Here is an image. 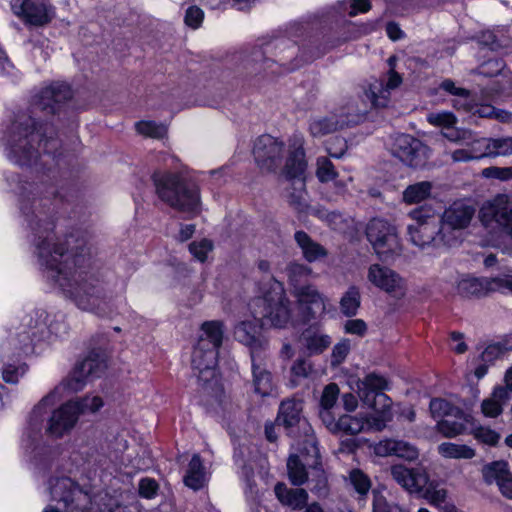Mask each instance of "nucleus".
<instances>
[{
    "instance_id": "50",
    "label": "nucleus",
    "mask_w": 512,
    "mask_h": 512,
    "mask_svg": "<svg viewBox=\"0 0 512 512\" xmlns=\"http://www.w3.org/2000/svg\"><path fill=\"white\" fill-rule=\"evenodd\" d=\"M429 407L434 418L458 416L461 411L447 400L441 398L432 399Z\"/></svg>"
},
{
    "instance_id": "56",
    "label": "nucleus",
    "mask_w": 512,
    "mask_h": 512,
    "mask_svg": "<svg viewBox=\"0 0 512 512\" xmlns=\"http://www.w3.org/2000/svg\"><path fill=\"white\" fill-rule=\"evenodd\" d=\"M72 402L75 404L79 416L86 413H95L103 406V401L99 396H86Z\"/></svg>"
},
{
    "instance_id": "33",
    "label": "nucleus",
    "mask_w": 512,
    "mask_h": 512,
    "mask_svg": "<svg viewBox=\"0 0 512 512\" xmlns=\"http://www.w3.org/2000/svg\"><path fill=\"white\" fill-rule=\"evenodd\" d=\"M300 341L310 354H320L331 344L329 335L312 326L302 332Z\"/></svg>"
},
{
    "instance_id": "32",
    "label": "nucleus",
    "mask_w": 512,
    "mask_h": 512,
    "mask_svg": "<svg viewBox=\"0 0 512 512\" xmlns=\"http://www.w3.org/2000/svg\"><path fill=\"white\" fill-rule=\"evenodd\" d=\"M224 339V323L220 320L205 321L201 324L196 344L219 350Z\"/></svg>"
},
{
    "instance_id": "34",
    "label": "nucleus",
    "mask_w": 512,
    "mask_h": 512,
    "mask_svg": "<svg viewBox=\"0 0 512 512\" xmlns=\"http://www.w3.org/2000/svg\"><path fill=\"white\" fill-rule=\"evenodd\" d=\"M274 491L278 500L292 509H302L307 504L308 493L302 488L292 489L283 483H278Z\"/></svg>"
},
{
    "instance_id": "30",
    "label": "nucleus",
    "mask_w": 512,
    "mask_h": 512,
    "mask_svg": "<svg viewBox=\"0 0 512 512\" xmlns=\"http://www.w3.org/2000/svg\"><path fill=\"white\" fill-rule=\"evenodd\" d=\"M374 453L380 457L397 456L407 461L418 458L419 452L409 442L396 439H384L374 445Z\"/></svg>"
},
{
    "instance_id": "15",
    "label": "nucleus",
    "mask_w": 512,
    "mask_h": 512,
    "mask_svg": "<svg viewBox=\"0 0 512 512\" xmlns=\"http://www.w3.org/2000/svg\"><path fill=\"white\" fill-rule=\"evenodd\" d=\"M303 403L301 400L288 399L281 403L277 416V424L291 429L295 426L303 431L304 440L310 445L308 453L313 457L318 454L317 440L309 423L302 417Z\"/></svg>"
},
{
    "instance_id": "42",
    "label": "nucleus",
    "mask_w": 512,
    "mask_h": 512,
    "mask_svg": "<svg viewBox=\"0 0 512 512\" xmlns=\"http://www.w3.org/2000/svg\"><path fill=\"white\" fill-rule=\"evenodd\" d=\"M437 451L439 455L445 459L469 460L474 458L476 455V452L472 447L453 442H443L439 444Z\"/></svg>"
},
{
    "instance_id": "35",
    "label": "nucleus",
    "mask_w": 512,
    "mask_h": 512,
    "mask_svg": "<svg viewBox=\"0 0 512 512\" xmlns=\"http://www.w3.org/2000/svg\"><path fill=\"white\" fill-rule=\"evenodd\" d=\"M71 96L72 92L69 85L63 82H56L42 90L40 101L44 109L51 108V110H54V104L65 102Z\"/></svg>"
},
{
    "instance_id": "63",
    "label": "nucleus",
    "mask_w": 512,
    "mask_h": 512,
    "mask_svg": "<svg viewBox=\"0 0 512 512\" xmlns=\"http://www.w3.org/2000/svg\"><path fill=\"white\" fill-rule=\"evenodd\" d=\"M203 18L204 12L199 7L192 6L189 7L186 11L185 23L189 27L196 29L201 25Z\"/></svg>"
},
{
    "instance_id": "4",
    "label": "nucleus",
    "mask_w": 512,
    "mask_h": 512,
    "mask_svg": "<svg viewBox=\"0 0 512 512\" xmlns=\"http://www.w3.org/2000/svg\"><path fill=\"white\" fill-rule=\"evenodd\" d=\"M158 196L171 207L191 215L200 209L199 190L183 182L179 173L156 172L153 175Z\"/></svg>"
},
{
    "instance_id": "61",
    "label": "nucleus",
    "mask_w": 512,
    "mask_h": 512,
    "mask_svg": "<svg viewBox=\"0 0 512 512\" xmlns=\"http://www.w3.org/2000/svg\"><path fill=\"white\" fill-rule=\"evenodd\" d=\"M317 176L322 182H327L335 177L333 164L325 157L317 160Z\"/></svg>"
},
{
    "instance_id": "14",
    "label": "nucleus",
    "mask_w": 512,
    "mask_h": 512,
    "mask_svg": "<svg viewBox=\"0 0 512 512\" xmlns=\"http://www.w3.org/2000/svg\"><path fill=\"white\" fill-rule=\"evenodd\" d=\"M479 219L486 228L504 229L512 237V201L506 194H498L485 201L479 210Z\"/></svg>"
},
{
    "instance_id": "47",
    "label": "nucleus",
    "mask_w": 512,
    "mask_h": 512,
    "mask_svg": "<svg viewBox=\"0 0 512 512\" xmlns=\"http://www.w3.org/2000/svg\"><path fill=\"white\" fill-rule=\"evenodd\" d=\"M286 272L289 284L293 290L307 285L304 282L311 276L312 269L304 264L291 263L288 265Z\"/></svg>"
},
{
    "instance_id": "54",
    "label": "nucleus",
    "mask_w": 512,
    "mask_h": 512,
    "mask_svg": "<svg viewBox=\"0 0 512 512\" xmlns=\"http://www.w3.org/2000/svg\"><path fill=\"white\" fill-rule=\"evenodd\" d=\"M27 372V365L22 362L6 363L2 369V378L6 383L15 384Z\"/></svg>"
},
{
    "instance_id": "19",
    "label": "nucleus",
    "mask_w": 512,
    "mask_h": 512,
    "mask_svg": "<svg viewBox=\"0 0 512 512\" xmlns=\"http://www.w3.org/2000/svg\"><path fill=\"white\" fill-rule=\"evenodd\" d=\"M429 124L441 128V135L448 141L467 147L473 132L470 129L456 127L457 117L450 111H437L427 114Z\"/></svg>"
},
{
    "instance_id": "44",
    "label": "nucleus",
    "mask_w": 512,
    "mask_h": 512,
    "mask_svg": "<svg viewBox=\"0 0 512 512\" xmlns=\"http://www.w3.org/2000/svg\"><path fill=\"white\" fill-rule=\"evenodd\" d=\"M94 510L98 512H137L135 506H122L107 493L94 496Z\"/></svg>"
},
{
    "instance_id": "37",
    "label": "nucleus",
    "mask_w": 512,
    "mask_h": 512,
    "mask_svg": "<svg viewBox=\"0 0 512 512\" xmlns=\"http://www.w3.org/2000/svg\"><path fill=\"white\" fill-rule=\"evenodd\" d=\"M439 227L437 224L423 226H408L407 232L410 241L419 247H425L431 243L440 244L443 242L438 236Z\"/></svg>"
},
{
    "instance_id": "43",
    "label": "nucleus",
    "mask_w": 512,
    "mask_h": 512,
    "mask_svg": "<svg viewBox=\"0 0 512 512\" xmlns=\"http://www.w3.org/2000/svg\"><path fill=\"white\" fill-rule=\"evenodd\" d=\"M512 473L509 470V465L506 461H494L485 465L482 469L483 479L486 483H496L499 485Z\"/></svg>"
},
{
    "instance_id": "17",
    "label": "nucleus",
    "mask_w": 512,
    "mask_h": 512,
    "mask_svg": "<svg viewBox=\"0 0 512 512\" xmlns=\"http://www.w3.org/2000/svg\"><path fill=\"white\" fill-rule=\"evenodd\" d=\"M13 13L25 23L44 26L54 18V6L50 0H12Z\"/></svg>"
},
{
    "instance_id": "55",
    "label": "nucleus",
    "mask_w": 512,
    "mask_h": 512,
    "mask_svg": "<svg viewBox=\"0 0 512 512\" xmlns=\"http://www.w3.org/2000/svg\"><path fill=\"white\" fill-rule=\"evenodd\" d=\"M373 512H409L401 506L391 503L378 490L373 491Z\"/></svg>"
},
{
    "instance_id": "64",
    "label": "nucleus",
    "mask_w": 512,
    "mask_h": 512,
    "mask_svg": "<svg viewBox=\"0 0 512 512\" xmlns=\"http://www.w3.org/2000/svg\"><path fill=\"white\" fill-rule=\"evenodd\" d=\"M345 333L364 336L367 331V324L362 319H351L344 325Z\"/></svg>"
},
{
    "instance_id": "57",
    "label": "nucleus",
    "mask_w": 512,
    "mask_h": 512,
    "mask_svg": "<svg viewBox=\"0 0 512 512\" xmlns=\"http://www.w3.org/2000/svg\"><path fill=\"white\" fill-rule=\"evenodd\" d=\"M349 480L355 491L360 495H366L371 488L369 477L361 470H352L349 474Z\"/></svg>"
},
{
    "instance_id": "52",
    "label": "nucleus",
    "mask_w": 512,
    "mask_h": 512,
    "mask_svg": "<svg viewBox=\"0 0 512 512\" xmlns=\"http://www.w3.org/2000/svg\"><path fill=\"white\" fill-rule=\"evenodd\" d=\"M188 248L197 261L204 263L207 261L208 255L213 251L214 244L211 240L203 238L191 242Z\"/></svg>"
},
{
    "instance_id": "31",
    "label": "nucleus",
    "mask_w": 512,
    "mask_h": 512,
    "mask_svg": "<svg viewBox=\"0 0 512 512\" xmlns=\"http://www.w3.org/2000/svg\"><path fill=\"white\" fill-rule=\"evenodd\" d=\"M420 493L429 504L435 506L440 511L458 512L456 506L448 500L447 489L440 483L428 480V484Z\"/></svg>"
},
{
    "instance_id": "28",
    "label": "nucleus",
    "mask_w": 512,
    "mask_h": 512,
    "mask_svg": "<svg viewBox=\"0 0 512 512\" xmlns=\"http://www.w3.org/2000/svg\"><path fill=\"white\" fill-rule=\"evenodd\" d=\"M235 339L251 350V357L267 346V341L262 337L260 327L251 320L239 322L234 327Z\"/></svg>"
},
{
    "instance_id": "53",
    "label": "nucleus",
    "mask_w": 512,
    "mask_h": 512,
    "mask_svg": "<svg viewBox=\"0 0 512 512\" xmlns=\"http://www.w3.org/2000/svg\"><path fill=\"white\" fill-rule=\"evenodd\" d=\"M408 216L413 223L408 226H423L437 224L435 213L429 207H419L409 212Z\"/></svg>"
},
{
    "instance_id": "6",
    "label": "nucleus",
    "mask_w": 512,
    "mask_h": 512,
    "mask_svg": "<svg viewBox=\"0 0 512 512\" xmlns=\"http://www.w3.org/2000/svg\"><path fill=\"white\" fill-rule=\"evenodd\" d=\"M47 490L51 500L62 504L68 512H98L94 510V497L69 476L53 475Z\"/></svg>"
},
{
    "instance_id": "16",
    "label": "nucleus",
    "mask_w": 512,
    "mask_h": 512,
    "mask_svg": "<svg viewBox=\"0 0 512 512\" xmlns=\"http://www.w3.org/2000/svg\"><path fill=\"white\" fill-rule=\"evenodd\" d=\"M367 280L374 287L394 298H402L407 291L406 280L395 270L378 263L371 264L367 269Z\"/></svg>"
},
{
    "instance_id": "38",
    "label": "nucleus",
    "mask_w": 512,
    "mask_h": 512,
    "mask_svg": "<svg viewBox=\"0 0 512 512\" xmlns=\"http://www.w3.org/2000/svg\"><path fill=\"white\" fill-rule=\"evenodd\" d=\"M509 399L508 392L504 387H496L492 394L484 399L481 404V411L485 417L496 418L503 412V406Z\"/></svg>"
},
{
    "instance_id": "23",
    "label": "nucleus",
    "mask_w": 512,
    "mask_h": 512,
    "mask_svg": "<svg viewBox=\"0 0 512 512\" xmlns=\"http://www.w3.org/2000/svg\"><path fill=\"white\" fill-rule=\"evenodd\" d=\"M77 408L71 401L55 409L48 419L46 433L54 438H61L69 433L76 425L79 415Z\"/></svg>"
},
{
    "instance_id": "29",
    "label": "nucleus",
    "mask_w": 512,
    "mask_h": 512,
    "mask_svg": "<svg viewBox=\"0 0 512 512\" xmlns=\"http://www.w3.org/2000/svg\"><path fill=\"white\" fill-rule=\"evenodd\" d=\"M402 83V77L391 68L388 72V80L385 84L374 82L370 85L368 91L365 92L370 100L371 107H385L389 102L390 91L398 88Z\"/></svg>"
},
{
    "instance_id": "45",
    "label": "nucleus",
    "mask_w": 512,
    "mask_h": 512,
    "mask_svg": "<svg viewBox=\"0 0 512 512\" xmlns=\"http://www.w3.org/2000/svg\"><path fill=\"white\" fill-rule=\"evenodd\" d=\"M252 371L255 392L262 396L269 395L272 391L271 374L255 363V357H252Z\"/></svg>"
},
{
    "instance_id": "13",
    "label": "nucleus",
    "mask_w": 512,
    "mask_h": 512,
    "mask_svg": "<svg viewBox=\"0 0 512 512\" xmlns=\"http://www.w3.org/2000/svg\"><path fill=\"white\" fill-rule=\"evenodd\" d=\"M218 351L196 344L192 353V368L204 391L216 392L219 390V380L216 371Z\"/></svg>"
},
{
    "instance_id": "5",
    "label": "nucleus",
    "mask_w": 512,
    "mask_h": 512,
    "mask_svg": "<svg viewBox=\"0 0 512 512\" xmlns=\"http://www.w3.org/2000/svg\"><path fill=\"white\" fill-rule=\"evenodd\" d=\"M304 138L295 136L292 139L289 158L286 159L283 173L290 181V186L286 188V198L288 203L298 212H306L309 209L308 197L305 190L306 170Z\"/></svg>"
},
{
    "instance_id": "40",
    "label": "nucleus",
    "mask_w": 512,
    "mask_h": 512,
    "mask_svg": "<svg viewBox=\"0 0 512 512\" xmlns=\"http://www.w3.org/2000/svg\"><path fill=\"white\" fill-rule=\"evenodd\" d=\"M295 240L300 247L304 258L308 262H315L327 255L326 249L319 243L313 241L305 232L295 233Z\"/></svg>"
},
{
    "instance_id": "3",
    "label": "nucleus",
    "mask_w": 512,
    "mask_h": 512,
    "mask_svg": "<svg viewBox=\"0 0 512 512\" xmlns=\"http://www.w3.org/2000/svg\"><path fill=\"white\" fill-rule=\"evenodd\" d=\"M356 391L362 403L371 410L368 416V428L380 431L392 420L391 399L382 391L387 389V380L375 373L368 374L356 381Z\"/></svg>"
},
{
    "instance_id": "20",
    "label": "nucleus",
    "mask_w": 512,
    "mask_h": 512,
    "mask_svg": "<svg viewBox=\"0 0 512 512\" xmlns=\"http://www.w3.org/2000/svg\"><path fill=\"white\" fill-rule=\"evenodd\" d=\"M32 123L33 130L25 134V137L19 139L16 144H13L10 149L9 157L20 165H28L33 161H36L39 155L38 150L32 147V142H43V150L49 152L47 148L48 140H44V133L48 130L47 127L42 125L37 128L33 120H29Z\"/></svg>"
},
{
    "instance_id": "39",
    "label": "nucleus",
    "mask_w": 512,
    "mask_h": 512,
    "mask_svg": "<svg viewBox=\"0 0 512 512\" xmlns=\"http://www.w3.org/2000/svg\"><path fill=\"white\" fill-rule=\"evenodd\" d=\"M454 419L449 418L438 421L436 429L446 438H454L458 435L464 434L467 430V425L470 423V416L459 412L458 416H453Z\"/></svg>"
},
{
    "instance_id": "1",
    "label": "nucleus",
    "mask_w": 512,
    "mask_h": 512,
    "mask_svg": "<svg viewBox=\"0 0 512 512\" xmlns=\"http://www.w3.org/2000/svg\"><path fill=\"white\" fill-rule=\"evenodd\" d=\"M67 248L47 237L37 249L46 277L79 309L99 312L105 303L106 291L102 274L91 265L86 242L71 235Z\"/></svg>"
},
{
    "instance_id": "12",
    "label": "nucleus",
    "mask_w": 512,
    "mask_h": 512,
    "mask_svg": "<svg viewBox=\"0 0 512 512\" xmlns=\"http://www.w3.org/2000/svg\"><path fill=\"white\" fill-rule=\"evenodd\" d=\"M295 136H299V134H295L290 138L288 150L285 149L282 141L271 135H261L258 137L253 148V155L258 167L266 172L276 171L281 166L284 155L287 154V159L289 158L292 139ZM300 137L303 138L302 135Z\"/></svg>"
},
{
    "instance_id": "11",
    "label": "nucleus",
    "mask_w": 512,
    "mask_h": 512,
    "mask_svg": "<svg viewBox=\"0 0 512 512\" xmlns=\"http://www.w3.org/2000/svg\"><path fill=\"white\" fill-rule=\"evenodd\" d=\"M475 214V209L466 203L455 202L449 206L441 218L438 236L444 245H454L458 242L457 232L467 228Z\"/></svg>"
},
{
    "instance_id": "22",
    "label": "nucleus",
    "mask_w": 512,
    "mask_h": 512,
    "mask_svg": "<svg viewBox=\"0 0 512 512\" xmlns=\"http://www.w3.org/2000/svg\"><path fill=\"white\" fill-rule=\"evenodd\" d=\"M107 367L105 358L98 353H91L80 362L66 380V386L70 391L81 390L88 377H98Z\"/></svg>"
},
{
    "instance_id": "58",
    "label": "nucleus",
    "mask_w": 512,
    "mask_h": 512,
    "mask_svg": "<svg viewBox=\"0 0 512 512\" xmlns=\"http://www.w3.org/2000/svg\"><path fill=\"white\" fill-rule=\"evenodd\" d=\"M482 176L485 178H493L501 181L512 179V166L510 167H497L491 166L482 170Z\"/></svg>"
},
{
    "instance_id": "26",
    "label": "nucleus",
    "mask_w": 512,
    "mask_h": 512,
    "mask_svg": "<svg viewBox=\"0 0 512 512\" xmlns=\"http://www.w3.org/2000/svg\"><path fill=\"white\" fill-rule=\"evenodd\" d=\"M497 277L463 276L456 281L455 292L464 299L481 298L489 293L497 292Z\"/></svg>"
},
{
    "instance_id": "48",
    "label": "nucleus",
    "mask_w": 512,
    "mask_h": 512,
    "mask_svg": "<svg viewBox=\"0 0 512 512\" xmlns=\"http://www.w3.org/2000/svg\"><path fill=\"white\" fill-rule=\"evenodd\" d=\"M338 395H339V388L335 383H331L324 388L322 395H321V399H320V411H319V416H320V419L322 422H323L324 412H327L328 414H333L331 409L336 404Z\"/></svg>"
},
{
    "instance_id": "18",
    "label": "nucleus",
    "mask_w": 512,
    "mask_h": 512,
    "mask_svg": "<svg viewBox=\"0 0 512 512\" xmlns=\"http://www.w3.org/2000/svg\"><path fill=\"white\" fill-rule=\"evenodd\" d=\"M305 321L317 319L326 312L328 298L315 285L308 284L292 290Z\"/></svg>"
},
{
    "instance_id": "2",
    "label": "nucleus",
    "mask_w": 512,
    "mask_h": 512,
    "mask_svg": "<svg viewBox=\"0 0 512 512\" xmlns=\"http://www.w3.org/2000/svg\"><path fill=\"white\" fill-rule=\"evenodd\" d=\"M254 318L262 326L274 329H286L294 325L292 302L287 298L283 285L270 280L262 294L249 303Z\"/></svg>"
},
{
    "instance_id": "36",
    "label": "nucleus",
    "mask_w": 512,
    "mask_h": 512,
    "mask_svg": "<svg viewBox=\"0 0 512 512\" xmlns=\"http://www.w3.org/2000/svg\"><path fill=\"white\" fill-rule=\"evenodd\" d=\"M208 481V473L204 467L199 455L195 454L192 456L185 476L184 483L187 487L193 490H199Z\"/></svg>"
},
{
    "instance_id": "60",
    "label": "nucleus",
    "mask_w": 512,
    "mask_h": 512,
    "mask_svg": "<svg viewBox=\"0 0 512 512\" xmlns=\"http://www.w3.org/2000/svg\"><path fill=\"white\" fill-rule=\"evenodd\" d=\"M473 435L475 439L487 445H496L500 439V435L496 431L487 427L476 428Z\"/></svg>"
},
{
    "instance_id": "7",
    "label": "nucleus",
    "mask_w": 512,
    "mask_h": 512,
    "mask_svg": "<svg viewBox=\"0 0 512 512\" xmlns=\"http://www.w3.org/2000/svg\"><path fill=\"white\" fill-rule=\"evenodd\" d=\"M512 155V136L478 137L473 132L467 147L451 152L453 162H468L482 158L508 157Z\"/></svg>"
},
{
    "instance_id": "62",
    "label": "nucleus",
    "mask_w": 512,
    "mask_h": 512,
    "mask_svg": "<svg viewBox=\"0 0 512 512\" xmlns=\"http://www.w3.org/2000/svg\"><path fill=\"white\" fill-rule=\"evenodd\" d=\"M158 484L154 479L144 478L139 482V493L142 497L152 499L157 495Z\"/></svg>"
},
{
    "instance_id": "27",
    "label": "nucleus",
    "mask_w": 512,
    "mask_h": 512,
    "mask_svg": "<svg viewBox=\"0 0 512 512\" xmlns=\"http://www.w3.org/2000/svg\"><path fill=\"white\" fill-rule=\"evenodd\" d=\"M323 424L333 434L356 435L362 431L370 430L365 416H352L344 414L338 419L333 414L324 412Z\"/></svg>"
},
{
    "instance_id": "41",
    "label": "nucleus",
    "mask_w": 512,
    "mask_h": 512,
    "mask_svg": "<svg viewBox=\"0 0 512 512\" xmlns=\"http://www.w3.org/2000/svg\"><path fill=\"white\" fill-rule=\"evenodd\" d=\"M433 184L429 181H421L407 186L402 192V200L407 205L421 203L430 198Z\"/></svg>"
},
{
    "instance_id": "46",
    "label": "nucleus",
    "mask_w": 512,
    "mask_h": 512,
    "mask_svg": "<svg viewBox=\"0 0 512 512\" xmlns=\"http://www.w3.org/2000/svg\"><path fill=\"white\" fill-rule=\"evenodd\" d=\"M57 399V392L54 390L43 397L41 401L33 408L29 418V423L34 429H40L47 409L51 407L57 401Z\"/></svg>"
},
{
    "instance_id": "10",
    "label": "nucleus",
    "mask_w": 512,
    "mask_h": 512,
    "mask_svg": "<svg viewBox=\"0 0 512 512\" xmlns=\"http://www.w3.org/2000/svg\"><path fill=\"white\" fill-rule=\"evenodd\" d=\"M300 455H290L287 461L288 477L293 485L300 486L308 480L306 466L312 469L311 481L315 482L314 489L321 490L326 485V475L319 462V453L313 457L308 450L310 445L303 440Z\"/></svg>"
},
{
    "instance_id": "59",
    "label": "nucleus",
    "mask_w": 512,
    "mask_h": 512,
    "mask_svg": "<svg viewBox=\"0 0 512 512\" xmlns=\"http://www.w3.org/2000/svg\"><path fill=\"white\" fill-rule=\"evenodd\" d=\"M351 349L350 341L348 339H343L338 342L332 350L331 354V362L333 365L341 364L349 354Z\"/></svg>"
},
{
    "instance_id": "8",
    "label": "nucleus",
    "mask_w": 512,
    "mask_h": 512,
    "mask_svg": "<svg viewBox=\"0 0 512 512\" xmlns=\"http://www.w3.org/2000/svg\"><path fill=\"white\" fill-rule=\"evenodd\" d=\"M366 236L380 260L389 261L400 255L402 245L397 229L388 221L372 219L367 225Z\"/></svg>"
},
{
    "instance_id": "9",
    "label": "nucleus",
    "mask_w": 512,
    "mask_h": 512,
    "mask_svg": "<svg viewBox=\"0 0 512 512\" xmlns=\"http://www.w3.org/2000/svg\"><path fill=\"white\" fill-rule=\"evenodd\" d=\"M368 107H359L354 102L347 103L336 111L324 115L316 116L309 121V132L313 137H323L334 133L346 126L357 124L366 114Z\"/></svg>"
},
{
    "instance_id": "25",
    "label": "nucleus",
    "mask_w": 512,
    "mask_h": 512,
    "mask_svg": "<svg viewBox=\"0 0 512 512\" xmlns=\"http://www.w3.org/2000/svg\"><path fill=\"white\" fill-rule=\"evenodd\" d=\"M392 478L407 492L420 493L428 484V473L424 467L408 468L402 464L391 467Z\"/></svg>"
},
{
    "instance_id": "24",
    "label": "nucleus",
    "mask_w": 512,
    "mask_h": 512,
    "mask_svg": "<svg viewBox=\"0 0 512 512\" xmlns=\"http://www.w3.org/2000/svg\"><path fill=\"white\" fill-rule=\"evenodd\" d=\"M26 326L29 327L30 331L21 330L17 332L15 335H12L4 345V349L7 353L11 350V354L17 357L31 353L33 351L34 339L42 337L46 330L44 322L36 321L35 324L32 325V321L30 320Z\"/></svg>"
},
{
    "instance_id": "21",
    "label": "nucleus",
    "mask_w": 512,
    "mask_h": 512,
    "mask_svg": "<svg viewBox=\"0 0 512 512\" xmlns=\"http://www.w3.org/2000/svg\"><path fill=\"white\" fill-rule=\"evenodd\" d=\"M393 153L405 165L417 168L426 163L428 147L410 135L401 134L394 141Z\"/></svg>"
},
{
    "instance_id": "49",
    "label": "nucleus",
    "mask_w": 512,
    "mask_h": 512,
    "mask_svg": "<svg viewBox=\"0 0 512 512\" xmlns=\"http://www.w3.org/2000/svg\"><path fill=\"white\" fill-rule=\"evenodd\" d=\"M360 306V292L355 286H351L340 301L341 311L346 316H353Z\"/></svg>"
},
{
    "instance_id": "51",
    "label": "nucleus",
    "mask_w": 512,
    "mask_h": 512,
    "mask_svg": "<svg viewBox=\"0 0 512 512\" xmlns=\"http://www.w3.org/2000/svg\"><path fill=\"white\" fill-rule=\"evenodd\" d=\"M136 130L139 134L156 139L163 138L167 134L166 125L154 121H140L136 123Z\"/></svg>"
}]
</instances>
